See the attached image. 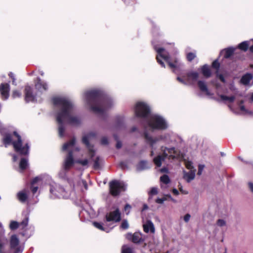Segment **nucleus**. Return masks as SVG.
Wrapping results in <instances>:
<instances>
[{
	"mask_svg": "<svg viewBox=\"0 0 253 253\" xmlns=\"http://www.w3.org/2000/svg\"><path fill=\"white\" fill-rule=\"evenodd\" d=\"M122 253H133V250L129 246L124 245L122 247Z\"/></svg>",
	"mask_w": 253,
	"mask_h": 253,
	"instance_id": "32",
	"label": "nucleus"
},
{
	"mask_svg": "<svg viewBox=\"0 0 253 253\" xmlns=\"http://www.w3.org/2000/svg\"><path fill=\"white\" fill-rule=\"evenodd\" d=\"M158 190L156 187H153L151 188V190L149 192V196H153L157 194Z\"/></svg>",
	"mask_w": 253,
	"mask_h": 253,
	"instance_id": "38",
	"label": "nucleus"
},
{
	"mask_svg": "<svg viewBox=\"0 0 253 253\" xmlns=\"http://www.w3.org/2000/svg\"><path fill=\"white\" fill-rule=\"evenodd\" d=\"M135 114L136 117L143 118L145 121L144 126V133H147V129H165L168 127L166 120L162 116L157 114H151L149 106L143 102H137L134 108Z\"/></svg>",
	"mask_w": 253,
	"mask_h": 253,
	"instance_id": "2",
	"label": "nucleus"
},
{
	"mask_svg": "<svg viewBox=\"0 0 253 253\" xmlns=\"http://www.w3.org/2000/svg\"><path fill=\"white\" fill-rule=\"evenodd\" d=\"M198 85L200 89L202 91L205 92L206 94L208 95H211V93L208 88L206 83L204 81H199L198 82Z\"/></svg>",
	"mask_w": 253,
	"mask_h": 253,
	"instance_id": "23",
	"label": "nucleus"
},
{
	"mask_svg": "<svg viewBox=\"0 0 253 253\" xmlns=\"http://www.w3.org/2000/svg\"><path fill=\"white\" fill-rule=\"evenodd\" d=\"M23 248L19 244V240L16 235L11 236L10 240V248L8 247V243L5 246L4 251L7 253H22Z\"/></svg>",
	"mask_w": 253,
	"mask_h": 253,
	"instance_id": "10",
	"label": "nucleus"
},
{
	"mask_svg": "<svg viewBox=\"0 0 253 253\" xmlns=\"http://www.w3.org/2000/svg\"><path fill=\"white\" fill-rule=\"evenodd\" d=\"M248 42L246 41L240 43L238 45V47L244 51H246L248 48Z\"/></svg>",
	"mask_w": 253,
	"mask_h": 253,
	"instance_id": "33",
	"label": "nucleus"
},
{
	"mask_svg": "<svg viewBox=\"0 0 253 253\" xmlns=\"http://www.w3.org/2000/svg\"><path fill=\"white\" fill-rule=\"evenodd\" d=\"M162 151L163 152V155H159L154 158L153 161L155 165L158 167H160L162 163L166 158L169 160H173L175 158V150L174 147L167 148L166 147H162Z\"/></svg>",
	"mask_w": 253,
	"mask_h": 253,
	"instance_id": "7",
	"label": "nucleus"
},
{
	"mask_svg": "<svg viewBox=\"0 0 253 253\" xmlns=\"http://www.w3.org/2000/svg\"><path fill=\"white\" fill-rule=\"evenodd\" d=\"M93 225L97 228L101 230H102V231H105L106 232H108V231H107V229H106L103 226V225L102 223H99V222H93Z\"/></svg>",
	"mask_w": 253,
	"mask_h": 253,
	"instance_id": "34",
	"label": "nucleus"
},
{
	"mask_svg": "<svg viewBox=\"0 0 253 253\" xmlns=\"http://www.w3.org/2000/svg\"><path fill=\"white\" fill-rule=\"evenodd\" d=\"M78 183L80 186H83L85 190L87 189V184L85 181L81 180H80Z\"/></svg>",
	"mask_w": 253,
	"mask_h": 253,
	"instance_id": "40",
	"label": "nucleus"
},
{
	"mask_svg": "<svg viewBox=\"0 0 253 253\" xmlns=\"http://www.w3.org/2000/svg\"><path fill=\"white\" fill-rule=\"evenodd\" d=\"M250 50L251 52H253V45L251 46L250 47Z\"/></svg>",
	"mask_w": 253,
	"mask_h": 253,
	"instance_id": "64",
	"label": "nucleus"
},
{
	"mask_svg": "<svg viewBox=\"0 0 253 253\" xmlns=\"http://www.w3.org/2000/svg\"><path fill=\"white\" fill-rule=\"evenodd\" d=\"M148 168V164L146 161H142L137 165V169L139 170H142Z\"/></svg>",
	"mask_w": 253,
	"mask_h": 253,
	"instance_id": "31",
	"label": "nucleus"
},
{
	"mask_svg": "<svg viewBox=\"0 0 253 253\" xmlns=\"http://www.w3.org/2000/svg\"><path fill=\"white\" fill-rule=\"evenodd\" d=\"M78 163L81 164L83 166H86L88 164V161L86 159L84 160H80L78 161Z\"/></svg>",
	"mask_w": 253,
	"mask_h": 253,
	"instance_id": "50",
	"label": "nucleus"
},
{
	"mask_svg": "<svg viewBox=\"0 0 253 253\" xmlns=\"http://www.w3.org/2000/svg\"><path fill=\"white\" fill-rule=\"evenodd\" d=\"M12 157H13V162H16L17 160V157L15 155H14V154L12 155Z\"/></svg>",
	"mask_w": 253,
	"mask_h": 253,
	"instance_id": "59",
	"label": "nucleus"
},
{
	"mask_svg": "<svg viewBox=\"0 0 253 253\" xmlns=\"http://www.w3.org/2000/svg\"><path fill=\"white\" fill-rule=\"evenodd\" d=\"M95 134L94 132H90L87 135H84L83 137V142L86 145L88 148L91 157H93L94 154V152L92 146L89 144V141L95 137Z\"/></svg>",
	"mask_w": 253,
	"mask_h": 253,
	"instance_id": "12",
	"label": "nucleus"
},
{
	"mask_svg": "<svg viewBox=\"0 0 253 253\" xmlns=\"http://www.w3.org/2000/svg\"><path fill=\"white\" fill-rule=\"evenodd\" d=\"M39 180V178L38 177H36L35 178L33 181H32V184L33 185L35 183L37 182L38 181V180Z\"/></svg>",
	"mask_w": 253,
	"mask_h": 253,
	"instance_id": "61",
	"label": "nucleus"
},
{
	"mask_svg": "<svg viewBox=\"0 0 253 253\" xmlns=\"http://www.w3.org/2000/svg\"><path fill=\"white\" fill-rule=\"evenodd\" d=\"M9 77L12 79V84H14V85H16V82H15V80H16V79H15V77H14V74H13L12 73L10 72V73H9Z\"/></svg>",
	"mask_w": 253,
	"mask_h": 253,
	"instance_id": "48",
	"label": "nucleus"
},
{
	"mask_svg": "<svg viewBox=\"0 0 253 253\" xmlns=\"http://www.w3.org/2000/svg\"><path fill=\"white\" fill-rule=\"evenodd\" d=\"M75 142V139L73 138L69 142L65 143L63 146L62 150L68 152V154L64 160L63 166V169L65 170L69 169L74 163L73 156V152L75 151H79L80 150L79 148L76 146Z\"/></svg>",
	"mask_w": 253,
	"mask_h": 253,
	"instance_id": "5",
	"label": "nucleus"
},
{
	"mask_svg": "<svg viewBox=\"0 0 253 253\" xmlns=\"http://www.w3.org/2000/svg\"><path fill=\"white\" fill-rule=\"evenodd\" d=\"M50 197L52 199L68 198L70 196V192L55 183L50 185Z\"/></svg>",
	"mask_w": 253,
	"mask_h": 253,
	"instance_id": "8",
	"label": "nucleus"
},
{
	"mask_svg": "<svg viewBox=\"0 0 253 253\" xmlns=\"http://www.w3.org/2000/svg\"><path fill=\"white\" fill-rule=\"evenodd\" d=\"M101 143L103 145H106L108 144V139L106 137H104L101 139Z\"/></svg>",
	"mask_w": 253,
	"mask_h": 253,
	"instance_id": "49",
	"label": "nucleus"
},
{
	"mask_svg": "<svg viewBox=\"0 0 253 253\" xmlns=\"http://www.w3.org/2000/svg\"><path fill=\"white\" fill-rule=\"evenodd\" d=\"M127 238L130 239L134 243H138L143 241L142 234L140 232H135L133 234H129Z\"/></svg>",
	"mask_w": 253,
	"mask_h": 253,
	"instance_id": "21",
	"label": "nucleus"
},
{
	"mask_svg": "<svg viewBox=\"0 0 253 253\" xmlns=\"http://www.w3.org/2000/svg\"><path fill=\"white\" fill-rule=\"evenodd\" d=\"M190 217H191V216L189 214L187 213V214H185V216H184V221L186 222H188L190 220Z\"/></svg>",
	"mask_w": 253,
	"mask_h": 253,
	"instance_id": "51",
	"label": "nucleus"
},
{
	"mask_svg": "<svg viewBox=\"0 0 253 253\" xmlns=\"http://www.w3.org/2000/svg\"><path fill=\"white\" fill-rule=\"evenodd\" d=\"M121 228L123 229H126L128 227V224L126 220H124L121 224Z\"/></svg>",
	"mask_w": 253,
	"mask_h": 253,
	"instance_id": "44",
	"label": "nucleus"
},
{
	"mask_svg": "<svg viewBox=\"0 0 253 253\" xmlns=\"http://www.w3.org/2000/svg\"><path fill=\"white\" fill-rule=\"evenodd\" d=\"M38 189V187L37 186H36V187L33 186L32 188V191L33 193V194L36 193L37 192Z\"/></svg>",
	"mask_w": 253,
	"mask_h": 253,
	"instance_id": "54",
	"label": "nucleus"
},
{
	"mask_svg": "<svg viewBox=\"0 0 253 253\" xmlns=\"http://www.w3.org/2000/svg\"><path fill=\"white\" fill-rule=\"evenodd\" d=\"M148 206H147L146 205H145H145H143V208L142 211H144V210H145L147 209H148Z\"/></svg>",
	"mask_w": 253,
	"mask_h": 253,
	"instance_id": "63",
	"label": "nucleus"
},
{
	"mask_svg": "<svg viewBox=\"0 0 253 253\" xmlns=\"http://www.w3.org/2000/svg\"><path fill=\"white\" fill-rule=\"evenodd\" d=\"M28 224V218L26 217L20 223L16 221H11L9 228L11 230H15L20 227L22 229L25 230Z\"/></svg>",
	"mask_w": 253,
	"mask_h": 253,
	"instance_id": "13",
	"label": "nucleus"
},
{
	"mask_svg": "<svg viewBox=\"0 0 253 253\" xmlns=\"http://www.w3.org/2000/svg\"><path fill=\"white\" fill-rule=\"evenodd\" d=\"M172 192L175 195H177L179 194L178 191L175 188L173 189Z\"/></svg>",
	"mask_w": 253,
	"mask_h": 253,
	"instance_id": "57",
	"label": "nucleus"
},
{
	"mask_svg": "<svg viewBox=\"0 0 253 253\" xmlns=\"http://www.w3.org/2000/svg\"><path fill=\"white\" fill-rule=\"evenodd\" d=\"M100 158L99 157H97L94 160V168L95 169H98L100 167L99 164Z\"/></svg>",
	"mask_w": 253,
	"mask_h": 253,
	"instance_id": "39",
	"label": "nucleus"
},
{
	"mask_svg": "<svg viewBox=\"0 0 253 253\" xmlns=\"http://www.w3.org/2000/svg\"><path fill=\"white\" fill-rule=\"evenodd\" d=\"M177 80L182 84H186L185 81L183 79L180 78V77H177Z\"/></svg>",
	"mask_w": 253,
	"mask_h": 253,
	"instance_id": "55",
	"label": "nucleus"
},
{
	"mask_svg": "<svg viewBox=\"0 0 253 253\" xmlns=\"http://www.w3.org/2000/svg\"><path fill=\"white\" fill-rule=\"evenodd\" d=\"M21 95V93L18 90H14L12 93V97L13 98H16L20 97Z\"/></svg>",
	"mask_w": 253,
	"mask_h": 253,
	"instance_id": "42",
	"label": "nucleus"
},
{
	"mask_svg": "<svg viewBox=\"0 0 253 253\" xmlns=\"http://www.w3.org/2000/svg\"><path fill=\"white\" fill-rule=\"evenodd\" d=\"M185 167L187 169H190V170H192L193 169H196L194 166H193V163L191 161H187L185 162Z\"/></svg>",
	"mask_w": 253,
	"mask_h": 253,
	"instance_id": "36",
	"label": "nucleus"
},
{
	"mask_svg": "<svg viewBox=\"0 0 253 253\" xmlns=\"http://www.w3.org/2000/svg\"><path fill=\"white\" fill-rule=\"evenodd\" d=\"M9 85L6 83L1 84L0 85V93L3 99L6 100L9 97Z\"/></svg>",
	"mask_w": 253,
	"mask_h": 253,
	"instance_id": "16",
	"label": "nucleus"
},
{
	"mask_svg": "<svg viewBox=\"0 0 253 253\" xmlns=\"http://www.w3.org/2000/svg\"><path fill=\"white\" fill-rule=\"evenodd\" d=\"M35 87L40 92L46 90L48 88L46 83L42 82L39 78H37V82L35 83Z\"/></svg>",
	"mask_w": 253,
	"mask_h": 253,
	"instance_id": "20",
	"label": "nucleus"
},
{
	"mask_svg": "<svg viewBox=\"0 0 253 253\" xmlns=\"http://www.w3.org/2000/svg\"><path fill=\"white\" fill-rule=\"evenodd\" d=\"M205 168V166L204 165H199L198 166V171L197 174L200 175L202 174L204 169Z\"/></svg>",
	"mask_w": 253,
	"mask_h": 253,
	"instance_id": "41",
	"label": "nucleus"
},
{
	"mask_svg": "<svg viewBox=\"0 0 253 253\" xmlns=\"http://www.w3.org/2000/svg\"><path fill=\"white\" fill-rule=\"evenodd\" d=\"M160 181L162 183L161 187L162 188H166V186L164 185L169 184L170 182V179L168 175H163L160 177Z\"/></svg>",
	"mask_w": 253,
	"mask_h": 253,
	"instance_id": "29",
	"label": "nucleus"
},
{
	"mask_svg": "<svg viewBox=\"0 0 253 253\" xmlns=\"http://www.w3.org/2000/svg\"><path fill=\"white\" fill-rule=\"evenodd\" d=\"M217 77L219 78V79H220V80L221 82H222L223 83H225V80L223 75H222L221 74H218L217 75Z\"/></svg>",
	"mask_w": 253,
	"mask_h": 253,
	"instance_id": "52",
	"label": "nucleus"
},
{
	"mask_svg": "<svg viewBox=\"0 0 253 253\" xmlns=\"http://www.w3.org/2000/svg\"><path fill=\"white\" fill-rule=\"evenodd\" d=\"M196 171V169H193L187 172L185 170H183L184 179H185L187 182H190L194 179Z\"/></svg>",
	"mask_w": 253,
	"mask_h": 253,
	"instance_id": "22",
	"label": "nucleus"
},
{
	"mask_svg": "<svg viewBox=\"0 0 253 253\" xmlns=\"http://www.w3.org/2000/svg\"><path fill=\"white\" fill-rule=\"evenodd\" d=\"M166 198H157L156 200V202L158 204H162L164 203V201L166 200Z\"/></svg>",
	"mask_w": 253,
	"mask_h": 253,
	"instance_id": "47",
	"label": "nucleus"
},
{
	"mask_svg": "<svg viewBox=\"0 0 253 253\" xmlns=\"http://www.w3.org/2000/svg\"><path fill=\"white\" fill-rule=\"evenodd\" d=\"M55 110L56 111V118L58 124V133L63 137L65 129V124L72 126H78L81 123L80 118L75 115L72 102L65 97H56L53 98Z\"/></svg>",
	"mask_w": 253,
	"mask_h": 253,
	"instance_id": "1",
	"label": "nucleus"
},
{
	"mask_svg": "<svg viewBox=\"0 0 253 253\" xmlns=\"http://www.w3.org/2000/svg\"><path fill=\"white\" fill-rule=\"evenodd\" d=\"M155 49L157 52V60L158 62L163 67H165L164 63L160 59V58H163L165 61L168 63L169 67L173 69L174 70L177 68H179L182 65V63L180 62L178 59L176 58L173 63L170 61V58L169 53L163 48H157L155 45H154Z\"/></svg>",
	"mask_w": 253,
	"mask_h": 253,
	"instance_id": "6",
	"label": "nucleus"
},
{
	"mask_svg": "<svg viewBox=\"0 0 253 253\" xmlns=\"http://www.w3.org/2000/svg\"><path fill=\"white\" fill-rule=\"evenodd\" d=\"M168 169L167 168H163L161 169V171L162 172H168Z\"/></svg>",
	"mask_w": 253,
	"mask_h": 253,
	"instance_id": "60",
	"label": "nucleus"
},
{
	"mask_svg": "<svg viewBox=\"0 0 253 253\" xmlns=\"http://www.w3.org/2000/svg\"><path fill=\"white\" fill-rule=\"evenodd\" d=\"M121 147H122V143H121V142L118 141L117 143V144H116V147L118 149H119V148H121Z\"/></svg>",
	"mask_w": 253,
	"mask_h": 253,
	"instance_id": "56",
	"label": "nucleus"
},
{
	"mask_svg": "<svg viewBox=\"0 0 253 253\" xmlns=\"http://www.w3.org/2000/svg\"><path fill=\"white\" fill-rule=\"evenodd\" d=\"M3 142L6 147L10 144H12L15 151L21 155L29 154V143L26 142L25 146H23L21 136L16 131H14L12 134H6L3 138Z\"/></svg>",
	"mask_w": 253,
	"mask_h": 253,
	"instance_id": "4",
	"label": "nucleus"
},
{
	"mask_svg": "<svg viewBox=\"0 0 253 253\" xmlns=\"http://www.w3.org/2000/svg\"><path fill=\"white\" fill-rule=\"evenodd\" d=\"M216 224L218 226L221 227L224 226L226 223L224 220L220 219L217 221Z\"/></svg>",
	"mask_w": 253,
	"mask_h": 253,
	"instance_id": "43",
	"label": "nucleus"
},
{
	"mask_svg": "<svg viewBox=\"0 0 253 253\" xmlns=\"http://www.w3.org/2000/svg\"><path fill=\"white\" fill-rule=\"evenodd\" d=\"M196 57L195 53L189 52L187 54V59L189 61H191Z\"/></svg>",
	"mask_w": 253,
	"mask_h": 253,
	"instance_id": "37",
	"label": "nucleus"
},
{
	"mask_svg": "<svg viewBox=\"0 0 253 253\" xmlns=\"http://www.w3.org/2000/svg\"><path fill=\"white\" fill-rule=\"evenodd\" d=\"M145 138L147 143L149 144L152 149L151 152V156L154 154V150L155 149L156 145L159 140H163L167 143H169L172 141L171 136L169 134H166L161 135L159 138H153L146 132H145Z\"/></svg>",
	"mask_w": 253,
	"mask_h": 253,
	"instance_id": "9",
	"label": "nucleus"
},
{
	"mask_svg": "<svg viewBox=\"0 0 253 253\" xmlns=\"http://www.w3.org/2000/svg\"><path fill=\"white\" fill-rule=\"evenodd\" d=\"M107 221L119 222L121 220V213L118 209L106 215Z\"/></svg>",
	"mask_w": 253,
	"mask_h": 253,
	"instance_id": "14",
	"label": "nucleus"
},
{
	"mask_svg": "<svg viewBox=\"0 0 253 253\" xmlns=\"http://www.w3.org/2000/svg\"><path fill=\"white\" fill-rule=\"evenodd\" d=\"M202 72L203 75L206 78H209L211 76V72L207 65H205L202 67Z\"/></svg>",
	"mask_w": 253,
	"mask_h": 253,
	"instance_id": "30",
	"label": "nucleus"
},
{
	"mask_svg": "<svg viewBox=\"0 0 253 253\" xmlns=\"http://www.w3.org/2000/svg\"><path fill=\"white\" fill-rule=\"evenodd\" d=\"M17 197L19 201L22 203L25 202L28 199L27 192L26 190L19 192L17 194Z\"/></svg>",
	"mask_w": 253,
	"mask_h": 253,
	"instance_id": "24",
	"label": "nucleus"
},
{
	"mask_svg": "<svg viewBox=\"0 0 253 253\" xmlns=\"http://www.w3.org/2000/svg\"><path fill=\"white\" fill-rule=\"evenodd\" d=\"M7 243V240L5 237H0V253H7L4 251Z\"/></svg>",
	"mask_w": 253,
	"mask_h": 253,
	"instance_id": "26",
	"label": "nucleus"
},
{
	"mask_svg": "<svg viewBox=\"0 0 253 253\" xmlns=\"http://www.w3.org/2000/svg\"><path fill=\"white\" fill-rule=\"evenodd\" d=\"M212 66L213 68L216 69H218V68H219V64L217 60H215L213 62L212 64Z\"/></svg>",
	"mask_w": 253,
	"mask_h": 253,
	"instance_id": "46",
	"label": "nucleus"
},
{
	"mask_svg": "<svg viewBox=\"0 0 253 253\" xmlns=\"http://www.w3.org/2000/svg\"><path fill=\"white\" fill-rule=\"evenodd\" d=\"M244 103L243 101H241L239 104V107L240 109V110L242 112L243 114H248L251 113L250 111L247 110L245 106L243 105L242 104Z\"/></svg>",
	"mask_w": 253,
	"mask_h": 253,
	"instance_id": "35",
	"label": "nucleus"
},
{
	"mask_svg": "<svg viewBox=\"0 0 253 253\" xmlns=\"http://www.w3.org/2000/svg\"><path fill=\"white\" fill-rule=\"evenodd\" d=\"M131 207L129 204H126L125 207V211L126 214H128L130 211Z\"/></svg>",
	"mask_w": 253,
	"mask_h": 253,
	"instance_id": "45",
	"label": "nucleus"
},
{
	"mask_svg": "<svg viewBox=\"0 0 253 253\" xmlns=\"http://www.w3.org/2000/svg\"><path fill=\"white\" fill-rule=\"evenodd\" d=\"M219 96L220 98V100L224 102L228 101L232 103L233 102L235 99V96L234 95L228 96L225 95L220 94Z\"/></svg>",
	"mask_w": 253,
	"mask_h": 253,
	"instance_id": "27",
	"label": "nucleus"
},
{
	"mask_svg": "<svg viewBox=\"0 0 253 253\" xmlns=\"http://www.w3.org/2000/svg\"><path fill=\"white\" fill-rule=\"evenodd\" d=\"M28 166V159L27 158H22L19 163V171H23L27 169Z\"/></svg>",
	"mask_w": 253,
	"mask_h": 253,
	"instance_id": "25",
	"label": "nucleus"
},
{
	"mask_svg": "<svg viewBox=\"0 0 253 253\" xmlns=\"http://www.w3.org/2000/svg\"><path fill=\"white\" fill-rule=\"evenodd\" d=\"M25 100L27 102L34 101L37 100V94H34L32 91V88L29 85L25 86Z\"/></svg>",
	"mask_w": 253,
	"mask_h": 253,
	"instance_id": "15",
	"label": "nucleus"
},
{
	"mask_svg": "<svg viewBox=\"0 0 253 253\" xmlns=\"http://www.w3.org/2000/svg\"><path fill=\"white\" fill-rule=\"evenodd\" d=\"M199 74L196 72H190L186 75L187 82L191 84H194L197 81Z\"/></svg>",
	"mask_w": 253,
	"mask_h": 253,
	"instance_id": "18",
	"label": "nucleus"
},
{
	"mask_svg": "<svg viewBox=\"0 0 253 253\" xmlns=\"http://www.w3.org/2000/svg\"><path fill=\"white\" fill-rule=\"evenodd\" d=\"M241 83L245 85H251L253 84V77L251 74L247 73L242 77Z\"/></svg>",
	"mask_w": 253,
	"mask_h": 253,
	"instance_id": "19",
	"label": "nucleus"
},
{
	"mask_svg": "<svg viewBox=\"0 0 253 253\" xmlns=\"http://www.w3.org/2000/svg\"><path fill=\"white\" fill-rule=\"evenodd\" d=\"M143 228L144 231L146 233H150L154 234L155 232V228L154 224L151 220H147L145 223L143 224Z\"/></svg>",
	"mask_w": 253,
	"mask_h": 253,
	"instance_id": "17",
	"label": "nucleus"
},
{
	"mask_svg": "<svg viewBox=\"0 0 253 253\" xmlns=\"http://www.w3.org/2000/svg\"><path fill=\"white\" fill-rule=\"evenodd\" d=\"M84 99L94 113L103 115L114 105L111 98L105 95L99 90L93 89L84 93Z\"/></svg>",
	"mask_w": 253,
	"mask_h": 253,
	"instance_id": "3",
	"label": "nucleus"
},
{
	"mask_svg": "<svg viewBox=\"0 0 253 253\" xmlns=\"http://www.w3.org/2000/svg\"><path fill=\"white\" fill-rule=\"evenodd\" d=\"M235 48L233 47H229L221 51V53H224V57L228 58L230 57L234 51Z\"/></svg>",
	"mask_w": 253,
	"mask_h": 253,
	"instance_id": "28",
	"label": "nucleus"
},
{
	"mask_svg": "<svg viewBox=\"0 0 253 253\" xmlns=\"http://www.w3.org/2000/svg\"><path fill=\"white\" fill-rule=\"evenodd\" d=\"M250 101L253 102V92L250 94Z\"/></svg>",
	"mask_w": 253,
	"mask_h": 253,
	"instance_id": "58",
	"label": "nucleus"
},
{
	"mask_svg": "<svg viewBox=\"0 0 253 253\" xmlns=\"http://www.w3.org/2000/svg\"><path fill=\"white\" fill-rule=\"evenodd\" d=\"M179 188L180 191L182 193H183V194H185L188 193V192H185V191H184L182 189L181 187H179Z\"/></svg>",
	"mask_w": 253,
	"mask_h": 253,
	"instance_id": "62",
	"label": "nucleus"
},
{
	"mask_svg": "<svg viewBox=\"0 0 253 253\" xmlns=\"http://www.w3.org/2000/svg\"><path fill=\"white\" fill-rule=\"evenodd\" d=\"M248 185L250 190L253 193V183L249 182Z\"/></svg>",
	"mask_w": 253,
	"mask_h": 253,
	"instance_id": "53",
	"label": "nucleus"
},
{
	"mask_svg": "<svg viewBox=\"0 0 253 253\" xmlns=\"http://www.w3.org/2000/svg\"><path fill=\"white\" fill-rule=\"evenodd\" d=\"M110 192L114 196L118 195L121 192L125 191L126 185L123 181L113 180L109 183Z\"/></svg>",
	"mask_w": 253,
	"mask_h": 253,
	"instance_id": "11",
	"label": "nucleus"
}]
</instances>
